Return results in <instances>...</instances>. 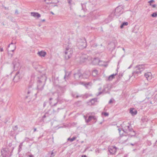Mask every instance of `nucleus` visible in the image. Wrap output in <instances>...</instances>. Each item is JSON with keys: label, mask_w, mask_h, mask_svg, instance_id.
I'll return each mask as SVG.
<instances>
[{"label": "nucleus", "mask_w": 157, "mask_h": 157, "mask_svg": "<svg viewBox=\"0 0 157 157\" xmlns=\"http://www.w3.org/2000/svg\"><path fill=\"white\" fill-rule=\"evenodd\" d=\"M61 109H60V108H58L57 109L58 112H59V110Z\"/></svg>", "instance_id": "0e129e2a"}, {"label": "nucleus", "mask_w": 157, "mask_h": 157, "mask_svg": "<svg viewBox=\"0 0 157 157\" xmlns=\"http://www.w3.org/2000/svg\"><path fill=\"white\" fill-rule=\"evenodd\" d=\"M23 142H22L20 144L18 147V152H20L22 150V147Z\"/></svg>", "instance_id": "c756f323"}, {"label": "nucleus", "mask_w": 157, "mask_h": 157, "mask_svg": "<svg viewBox=\"0 0 157 157\" xmlns=\"http://www.w3.org/2000/svg\"><path fill=\"white\" fill-rule=\"evenodd\" d=\"M65 75L64 76V79L65 81H66V79H68L69 78V76L70 74V73L67 72L66 71H65Z\"/></svg>", "instance_id": "393cba45"}, {"label": "nucleus", "mask_w": 157, "mask_h": 157, "mask_svg": "<svg viewBox=\"0 0 157 157\" xmlns=\"http://www.w3.org/2000/svg\"><path fill=\"white\" fill-rule=\"evenodd\" d=\"M148 145L150 146L151 144V143L149 141L148 143Z\"/></svg>", "instance_id": "864d4df0"}, {"label": "nucleus", "mask_w": 157, "mask_h": 157, "mask_svg": "<svg viewBox=\"0 0 157 157\" xmlns=\"http://www.w3.org/2000/svg\"><path fill=\"white\" fill-rule=\"evenodd\" d=\"M21 76L19 72L17 71L14 76L13 79V81L14 82H17L21 79Z\"/></svg>", "instance_id": "9d476101"}, {"label": "nucleus", "mask_w": 157, "mask_h": 157, "mask_svg": "<svg viewBox=\"0 0 157 157\" xmlns=\"http://www.w3.org/2000/svg\"><path fill=\"white\" fill-rule=\"evenodd\" d=\"M57 87H58L59 89L57 91L58 97L56 98V100L57 101V102H59L60 97L63 95V93L65 91L66 89L65 86L62 87L59 86Z\"/></svg>", "instance_id": "20e7f679"}, {"label": "nucleus", "mask_w": 157, "mask_h": 157, "mask_svg": "<svg viewBox=\"0 0 157 157\" xmlns=\"http://www.w3.org/2000/svg\"><path fill=\"white\" fill-rule=\"evenodd\" d=\"M58 103V102H57V101L56 103H55V104L53 105V106H56V105H57V103Z\"/></svg>", "instance_id": "6e6d98bb"}, {"label": "nucleus", "mask_w": 157, "mask_h": 157, "mask_svg": "<svg viewBox=\"0 0 157 157\" xmlns=\"http://www.w3.org/2000/svg\"><path fill=\"white\" fill-rule=\"evenodd\" d=\"M128 24V23L127 22H123L120 26L121 29L123 28L124 26L127 25Z\"/></svg>", "instance_id": "c85d7f7f"}, {"label": "nucleus", "mask_w": 157, "mask_h": 157, "mask_svg": "<svg viewBox=\"0 0 157 157\" xmlns=\"http://www.w3.org/2000/svg\"><path fill=\"white\" fill-rule=\"evenodd\" d=\"M33 81L31 80L29 85L28 86V90L27 91V94H28L32 92L31 91L33 89L32 87L33 86Z\"/></svg>", "instance_id": "ddd939ff"}, {"label": "nucleus", "mask_w": 157, "mask_h": 157, "mask_svg": "<svg viewBox=\"0 0 157 157\" xmlns=\"http://www.w3.org/2000/svg\"><path fill=\"white\" fill-rule=\"evenodd\" d=\"M155 98L157 99V94H156L155 96Z\"/></svg>", "instance_id": "774afa93"}, {"label": "nucleus", "mask_w": 157, "mask_h": 157, "mask_svg": "<svg viewBox=\"0 0 157 157\" xmlns=\"http://www.w3.org/2000/svg\"><path fill=\"white\" fill-rule=\"evenodd\" d=\"M112 102H113V101L112 100V99H110L109 102V103L111 104V103H112Z\"/></svg>", "instance_id": "3c124183"}, {"label": "nucleus", "mask_w": 157, "mask_h": 157, "mask_svg": "<svg viewBox=\"0 0 157 157\" xmlns=\"http://www.w3.org/2000/svg\"><path fill=\"white\" fill-rule=\"evenodd\" d=\"M97 59V60L99 62H100V60H99L98 59H97V58H94V59Z\"/></svg>", "instance_id": "69168bd1"}, {"label": "nucleus", "mask_w": 157, "mask_h": 157, "mask_svg": "<svg viewBox=\"0 0 157 157\" xmlns=\"http://www.w3.org/2000/svg\"><path fill=\"white\" fill-rule=\"evenodd\" d=\"M32 64L33 67L35 69H37L38 68L39 66V64L37 62H33L32 63Z\"/></svg>", "instance_id": "4be33fe9"}, {"label": "nucleus", "mask_w": 157, "mask_h": 157, "mask_svg": "<svg viewBox=\"0 0 157 157\" xmlns=\"http://www.w3.org/2000/svg\"><path fill=\"white\" fill-rule=\"evenodd\" d=\"M101 14V13L99 11L96 10L90 12L88 17L89 20L92 21L98 19Z\"/></svg>", "instance_id": "f03ea898"}, {"label": "nucleus", "mask_w": 157, "mask_h": 157, "mask_svg": "<svg viewBox=\"0 0 157 157\" xmlns=\"http://www.w3.org/2000/svg\"><path fill=\"white\" fill-rule=\"evenodd\" d=\"M151 6H152V7L153 8H154L156 6L155 4H153V5L151 4Z\"/></svg>", "instance_id": "09e8293b"}, {"label": "nucleus", "mask_w": 157, "mask_h": 157, "mask_svg": "<svg viewBox=\"0 0 157 157\" xmlns=\"http://www.w3.org/2000/svg\"><path fill=\"white\" fill-rule=\"evenodd\" d=\"M92 119H94V120H97V119L95 116H92Z\"/></svg>", "instance_id": "49530a36"}, {"label": "nucleus", "mask_w": 157, "mask_h": 157, "mask_svg": "<svg viewBox=\"0 0 157 157\" xmlns=\"http://www.w3.org/2000/svg\"><path fill=\"white\" fill-rule=\"evenodd\" d=\"M1 152L2 157H10L12 155L11 153L10 152L9 149L8 148H3Z\"/></svg>", "instance_id": "423d86ee"}, {"label": "nucleus", "mask_w": 157, "mask_h": 157, "mask_svg": "<svg viewBox=\"0 0 157 157\" xmlns=\"http://www.w3.org/2000/svg\"><path fill=\"white\" fill-rule=\"evenodd\" d=\"M127 124H126V125H125V124H124V122L121 125V126L122 127V128H119L118 129V130L119 131V132L120 133V136H121V130H122L124 132H126V131L125 130H127Z\"/></svg>", "instance_id": "f8f14e48"}, {"label": "nucleus", "mask_w": 157, "mask_h": 157, "mask_svg": "<svg viewBox=\"0 0 157 157\" xmlns=\"http://www.w3.org/2000/svg\"><path fill=\"white\" fill-rule=\"evenodd\" d=\"M43 136V135H42V136H40L39 137L38 139H40V138H41Z\"/></svg>", "instance_id": "338daca9"}, {"label": "nucleus", "mask_w": 157, "mask_h": 157, "mask_svg": "<svg viewBox=\"0 0 157 157\" xmlns=\"http://www.w3.org/2000/svg\"><path fill=\"white\" fill-rule=\"evenodd\" d=\"M117 148L115 146H111L108 148V151L110 155L115 154L117 151Z\"/></svg>", "instance_id": "9b49d317"}, {"label": "nucleus", "mask_w": 157, "mask_h": 157, "mask_svg": "<svg viewBox=\"0 0 157 157\" xmlns=\"http://www.w3.org/2000/svg\"><path fill=\"white\" fill-rule=\"evenodd\" d=\"M81 5L82 10H83L84 11L86 12L87 10V9L86 8V6L85 4H81Z\"/></svg>", "instance_id": "7c9ffc66"}, {"label": "nucleus", "mask_w": 157, "mask_h": 157, "mask_svg": "<svg viewBox=\"0 0 157 157\" xmlns=\"http://www.w3.org/2000/svg\"><path fill=\"white\" fill-rule=\"evenodd\" d=\"M123 6H117L115 9L114 13H112L109 16L108 19H109V21H111L114 15L117 17L120 16L123 13Z\"/></svg>", "instance_id": "f257e3e1"}, {"label": "nucleus", "mask_w": 157, "mask_h": 157, "mask_svg": "<svg viewBox=\"0 0 157 157\" xmlns=\"http://www.w3.org/2000/svg\"><path fill=\"white\" fill-rule=\"evenodd\" d=\"M127 130H128L130 132H134L133 135H131L130 134L126 135L125 136H128V137L131 138L132 136H136V133L135 131L133 130L132 128V127L131 125L129 123H127Z\"/></svg>", "instance_id": "1a4fd4ad"}, {"label": "nucleus", "mask_w": 157, "mask_h": 157, "mask_svg": "<svg viewBox=\"0 0 157 157\" xmlns=\"http://www.w3.org/2000/svg\"><path fill=\"white\" fill-rule=\"evenodd\" d=\"M17 59H15L14 60L13 62V67L14 69H16L19 67V63L18 62L16 63V61H17Z\"/></svg>", "instance_id": "f3484780"}, {"label": "nucleus", "mask_w": 157, "mask_h": 157, "mask_svg": "<svg viewBox=\"0 0 157 157\" xmlns=\"http://www.w3.org/2000/svg\"><path fill=\"white\" fill-rule=\"evenodd\" d=\"M18 129V127L17 125H15L14 127H13V131H16Z\"/></svg>", "instance_id": "4c0bfd02"}, {"label": "nucleus", "mask_w": 157, "mask_h": 157, "mask_svg": "<svg viewBox=\"0 0 157 157\" xmlns=\"http://www.w3.org/2000/svg\"><path fill=\"white\" fill-rule=\"evenodd\" d=\"M101 114L102 115H104L105 116H108L109 115V113L105 112H102Z\"/></svg>", "instance_id": "c9c22d12"}, {"label": "nucleus", "mask_w": 157, "mask_h": 157, "mask_svg": "<svg viewBox=\"0 0 157 157\" xmlns=\"http://www.w3.org/2000/svg\"><path fill=\"white\" fill-rule=\"evenodd\" d=\"M74 77L76 79L82 78V75L79 71H78L77 73H75L74 74Z\"/></svg>", "instance_id": "4468645a"}, {"label": "nucleus", "mask_w": 157, "mask_h": 157, "mask_svg": "<svg viewBox=\"0 0 157 157\" xmlns=\"http://www.w3.org/2000/svg\"><path fill=\"white\" fill-rule=\"evenodd\" d=\"M110 45L113 46L112 49V50H114L115 48V44L114 43H112L110 44Z\"/></svg>", "instance_id": "72a5a7b5"}, {"label": "nucleus", "mask_w": 157, "mask_h": 157, "mask_svg": "<svg viewBox=\"0 0 157 157\" xmlns=\"http://www.w3.org/2000/svg\"><path fill=\"white\" fill-rule=\"evenodd\" d=\"M77 44L79 48L81 49L86 48L87 46L86 39L85 38L82 39H79L78 41Z\"/></svg>", "instance_id": "0eeeda50"}, {"label": "nucleus", "mask_w": 157, "mask_h": 157, "mask_svg": "<svg viewBox=\"0 0 157 157\" xmlns=\"http://www.w3.org/2000/svg\"><path fill=\"white\" fill-rule=\"evenodd\" d=\"M130 113L133 116L136 115L137 113V111L134 110L133 108H130Z\"/></svg>", "instance_id": "412c9836"}, {"label": "nucleus", "mask_w": 157, "mask_h": 157, "mask_svg": "<svg viewBox=\"0 0 157 157\" xmlns=\"http://www.w3.org/2000/svg\"><path fill=\"white\" fill-rule=\"evenodd\" d=\"M48 117L47 116H46V115H45V114H44L43 117H42V120H44V119L46 118V117Z\"/></svg>", "instance_id": "c03bdc74"}, {"label": "nucleus", "mask_w": 157, "mask_h": 157, "mask_svg": "<svg viewBox=\"0 0 157 157\" xmlns=\"http://www.w3.org/2000/svg\"><path fill=\"white\" fill-rule=\"evenodd\" d=\"M151 74L150 72H147L144 74V76L147 80L150 79L151 78Z\"/></svg>", "instance_id": "aec40b11"}, {"label": "nucleus", "mask_w": 157, "mask_h": 157, "mask_svg": "<svg viewBox=\"0 0 157 157\" xmlns=\"http://www.w3.org/2000/svg\"><path fill=\"white\" fill-rule=\"evenodd\" d=\"M98 45L96 44H94L92 45V47L94 48H96L97 47Z\"/></svg>", "instance_id": "79ce46f5"}, {"label": "nucleus", "mask_w": 157, "mask_h": 157, "mask_svg": "<svg viewBox=\"0 0 157 157\" xmlns=\"http://www.w3.org/2000/svg\"><path fill=\"white\" fill-rule=\"evenodd\" d=\"M122 76H123V74H122V73H119V76H118L119 77V78H121Z\"/></svg>", "instance_id": "37998d69"}, {"label": "nucleus", "mask_w": 157, "mask_h": 157, "mask_svg": "<svg viewBox=\"0 0 157 157\" xmlns=\"http://www.w3.org/2000/svg\"><path fill=\"white\" fill-rule=\"evenodd\" d=\"M84 117L85 119L86 122V123H88L92 119V116H90L88 117V119H86V117L84 116Z\"/></svg>", "instance_id": "b1692460"}, {"label": "nucleus", "mask_w": 157, "mask_h": 157, "mask_svg": "<svg viewBox=\"0 0 157 157\" xmlns=\"http://www.w3.org/2000/svg\"><path fill=\"white\" fill-rule=\"evenodd\" d=\"M14 134V131H11L10 133V134L11 136H13Z\"/></svg>", "instance_id": "ea45409f"}, {"label": "nucleus", "mask_w": 157, "mask_h": 157, "mask_svg": "<svg viewBox=\"0 0 157 157\" xmlns=\"http://www.w3.org/2000/svg\"><path fill=\"white\" fill-rule=\"evenodd\" d=\"M54 150H53L52 151V152L51 154V157H53L56 154V152L55 151V152H53Z\"/></svg>", "instance_id": "f704fd0d"}, {"label": "nucleus", "mask_w": 157, "mask_h": 157, "mask_svg": "<svg viewBox=\"0 0 157 157\" xmlns=\"http://www.w3.org/2000/svg\"><path fill=\"white\" fill-rule=\"evenodd\" d=\"M29 157H33V155H29Z\"/></svg>", "instance_id": "e2e57ef3"}, {"label": "nucleus", "mask_w": 157, "mask_h": 157, "mask_svg": "<svg viewBox=\"0 0 157 157\" xmlns=\"http://www.w3.org/2000/svg\"><path fill=\"white\" fill-rule=\"evenodd\" d=\"M90 75V73L87 71L84 72L82 75V78H87Z\"/></svg>", "instance_id": "a211bd4d"}, {"label": "nucleus", "mask_w": 157, "mask_h": 157, "mask_svg": "<svg viewBox=\"0 0 157 157\" xmlns=\"http://www.w3.org/2000/svg\"><path fill=\"white\" fill-rule=\"evenodd\" d=\"M52 79L54 85L56 87L59 86L58 84H56V83H58L59 82L58 77H56L53 76Z\"/></svg>", "instance_id": "dca6fc26"}, {"label": "nucleus", "mask_w": 157, "mask_h": 157, "mask_svg": "<svg viewBox=\"0 0 157 157\" xmlns=\"http://www.w3.org/2000/svg\"><path fill=\"white\" fill-rule=\"evenodd\" d=\"M61 101H62V100H61V99L60 98V100L59 102H58V103H61Z\"/></svg>", "instance_id": "052dcab7"}, {"label": "nucleus", "mask_w": 157, "mask_h": 157, "mask_svg": "<svg viewBox=\"0 0 157 157\" xmlns=\"http://www.w3.org/2000/svg\"><path fill=\"white\" fill-rule=\"evenodd\" d=\"M43 79H42L38 80L37 81V90H38L37 93H38L39 91H41L44 89V87L45 83L42 84L43 82Z\"/></svg>", "instance_id": "6e6552de"}, {"label": "nucleus", "mask_w": 157, "mask_h": 157, "mask_svg": "<svg viewBox=\"0 0 157 157\" xmlns=\"http://www.w3.org/2000/svg\"><path fill=\"white\" fill-rule=\"evenodd\" d=\"M82 59H84V61H85L86 60H87V57H82Z\"/></svg>", "instance_id": "a18cd8bd"}, {"label": "nucleus", "mask_w": 157, "mask_h": 157, "mask_svg": "<svg viewBox=\"0 0 157 157\" xmlns=\"http://www.w3.org/2000/svg\"><path fill=\"white\" fill-rule=\"evenodd\" d=\"M146 65V64H142L137 65L135 67L136 70L132 73L133 75L140 74L141 72L144 70Z\"/></svg>", "instance_id": "7ed1b4c3"}, {"label": "nucleus", "mask_w": 157, "mask_h": 157, "mask_svg": "<svg viewBox=\"0 0 157 157\" xmlns=\"http://www.w3.org/2000/svg\"><path fill=\"white\" fill-rule=\"evenodd\" d=\"M16 43H15L14 44L13 43V42H11V43L9 45H8V47H9L11 45H13V46L14 45H15L16 46V45H15V44Z\"/></svg>", "instance_id": "a19ab883"}, {"label": "nucleus", "mask_w": 157, "mask_h": 157, "mask_svg": "<svg viewBox=\"0 0 157 157\" xmlns=\"http://www.w3.org/2000/svg\"><path fill=\"white\" fill-rule=\"evenodd\" d=\"M117 75V74H113L109 76L108 80L109 81L113 79L114 78L115 76Z\"/></svg>", "instance_id": "bb28decb"}, {"label": "nucleus", "mask_w": 157, "mask_h": 157, "mask_svg": "<svg viewBox=\"0 0 157 157\" xmlns=\"http://www.w3.org/2000/svg\"><path fill=\"white\" fill-rule=\"evenodd\" d=\"M103 66L105 67H106L107 66L108 64H105L103 65Z\"/></svg>", "instance_id": "13d9d810"}, {"label": "nucleus", "mask_w": 157, "mask_h": 157, "mask_svg": "<svg viewBox=\"0 0 157 157\" xmlns=\"http://www.w3.org/2000/svg\"><path fill=\"white\" fill-rule=\"evenodd\" d=\"M89 84V82L86 83V84H85L86 85L88 86Z\"/></svg>", "instance_id": "680f3d73"}, {"label": "nucleus", "mask_w": 157, "mask_h": 157, "mask_svg": "<svg viewBox=\"0 0 157 157\" xmlns=\"http://www.w3.org/2000/svg\"><path fill=\"white\" fill-rule=\"evenodd\" d=\"M68 1V3L71 5V2L72 1V0H67Z\"/></svg>", "instance_id": "de8ad7c7"}, {"label": "nucleus", "mask_w": 157, "mask_h": 157, "mask_svg": "<svg viewBox=\"0 0 157 157\" xmlns=\"http://www.w3.org/2000/svg\"><path fill=\"white\" fill-rule=\"evenodd\" d=\"M98 71L96 70H94L92 72V75L94 77L96 76L98 74Z\"/></svg>", "instance_id": "cd10ccee"}, {"label": "nucleus", "mask_w": 157, "mask_h": 157, "mask_svg": "<svg viewBox=\"0 0 157 157\" xmlns=\"http://www.w3.org/2000/svg\"><path fill=\"white\" fill-rule=\"evenodd\" d=\"M36 128H34V131H33V132H36Z\"/></svg>", "instance_id": "4d7b16f0"}, {"label": "nucleus", "mask_w": 157, "mask_h": 157, "mask_svg": "<svg viewBox=\"0 0 157 157\" xmlns=\"http://www.w3.org/2000/svg\"><path fill=\"white\" fill-rule=\"evenodd\" d=\"M76 139V137L74 136L72 138H69L67 139L68 141H69L71 142H72L74 141Z\"/></svg>", "instance_id": "2f4dec72"}, {"label": "nucleus", "mask_w": 157, "mask_h": 157, "mask_svg": "<svg viewBox=\"0 0 157 157\" xmlns=\"http://www.w3.org/2000/svg\"><path fill=\"white\" fill-rule=\"evenodd\" d=\"M102 93V92H99L98 94L97 95V96H98L100 95V94H101Z\"/></svg>", "instance_id": "603ef678"}, {"label": "nucleus", "mask_w": 157, "mask_h": 157, "mask_svg": "<svg viewBox=\"0 0 157 157\" xmlns=\"http://www.w3.org/2000/svg\"><path fill=\"white\" fill-rule=\"evenodd\" d=\"M97 98H94L90 100V101L91 103V105H94L95 102L97 101Z\"/></svg>", "instance_id": "a878e982"}, {"label": "nucleus", "mask_w": 157, "mask_h": 157, "mask_svg": "<svg viewBox=\"0 0 157 157\" xmlns=\"http://www.w3.org/2000/svg\"><path fill=\"white\" fill-rule=\"evenodd\" d=\"M31 15L34 17H37V18H39L40 17V14L36 12H31Z\"/></svg>", "instance_id": "5701e85b"}, {"label": "nucleus", "mask_w": 157, "mask_h": 157, "mask_svg": "<svg viewBox=\"0 0 157 157\" xmlns=\"http://www.w3.org/2000/svg\"><path fill=\"white\" fill-rule=\"evenodd\" d=\"M82 157H87L85 155H82Z\"/></svg>", "instance_id": "bf43d9fd"}, {"label": "nucleus", "mask_w": 157, "mask_h": 157, "mask_svg": "<svg viewBox=\"0 0 157 157\" xmlns=\"http://www.w3.org/2000/svg\"><path fill=\"white\" fill-rule=\"evenodd\" d=\"M29 139V138H27V137L25 138V141L27 142H28V141Z\"/></svg>", "instance_id": "8fccbe9b"}, {"label": "nucleus", "mask_w": 157, "mask_h": 157, "mask_svg": "<svg viewBox=\"0 0 157 157\" xmlns=\"http://www.w3.org/2000/svg\"><path fill=\"white\" fill-rule=\"evenodd\" d=\"M154 2L155 1L154 0H151L148 2V3H149L150 5H151V3Z\"/></svg>", "instance_id": "58836bf2"}, {"label": "nucleus", "mask_w": 157, "mask_h": 157, "mask_svg": "<svg viewBox=\"0 0 157 157\" xmlns=\"http://www.w3.org/2000/svg\"><path fill=\"white\" fill-rule=\"evenodd\" d=\"M39 56L40 57H44L46 55V53L44 51H41L38 52Z\"/></svg>", "instance_id": "6ab92c4d"}, {"label": "nucleus", "mask_w": 157, "mask_h": 157, "mask_svg": "<svg viewBox=\"0 0 157 157\" xmlns=\"http://www.w3.org/2000/svg\"><path fill=\"white\" fill-rule=\"evenodd\" d=\"M151 16L153 17H157V12L153 13L151 14Z\"/></svg>", "instance_id": "473e14b6"}, {"label": "nucleus", "mask_w": 157, "mask_h": 157, "mask_svg": "<svg viewBox=\"0 0 157 157\" xmlns=\"http://www.w3.org/2000/svg\"><path fill=\"white\" fill-rule=\"evenodd\" d=\"M50 111V110H49L47 112H46L45 114L48 117H49V116L51 115V114L49 113Z\"/></svg>", "instance_id": "e433bc0d"}, {"label": "nucleus", "mask_w": 157, "mask_h": 157, "mask_svg": "<svg viewBox=\"0 0 157 157\" xmlns=\"http://www.w3.org/2000/svg\"><path fill=\"white\" fill-rule=\"evenodd\" d=\"M16 48V46L14 45L13 46V49L11 50L10 51H8V56L10 58H11L12 57L13 55L14 54V51Z\"/></svg>", "instance_id": "2eb2a0df"}, {"label": "nucleus", "mask_w": 157, "mask_h": 157, "mask_svg": "<svg viewBox=\"0 0 157 157\" xmlns=\"http://www.w3.org/2000/svg\"><path fill=\"white\" fill-rule=\"evenodd\" d=\"M73 53V49L68 47L66 48L65 52V58L66 59H68L71 57Z\"/></svg>", "instance_id": "39448f33"}, {"label": "nucleus", "mask_w": 157, "mask_h": 157, "mask_svg": "<svg viewBox=\"0 0 157 157\" xmlns=\"http://www.w3.org/2000/svg\"><path fill=\"white\" fill-rule=\"evenodd\" d=\"M46 105V103L45 102H44L43 104V106L44 107H45Z\"/></svg>", "instance_id": "5fc2aeb1"}]
</instances>
